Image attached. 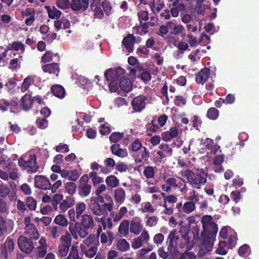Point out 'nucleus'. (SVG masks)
Wrapping results in <instances>:
<instances>
[{
  "label": "nucleus",
  "instance_id": "nucleus-2",
  "mask_svg": "<svg viewBox=\"0 0 259 259\" xmlns=\"http://www.w3.org/2000/svg\"><path fill=\"white\" fill-rule=\"evenodd\" d=\"M36 156L34 154L23 155L18 160V165L22 169L26 170L28 172L33 173L36 172L38 166L36 162Z\"/></svg>",
  "mask_w": 259,
  "mask_h": 259
},
{
  "label": "nucleus",
  "instance_id": "nucleus-10",
  "mask_svg": "<svg viewBox=\"0 0 259 259\" xmlns=\"http://www.w3.org/2000/svg\"><path fill=\"white\" fill-rule=\"evenodd\" d=\"M143 225L139 217L134 218L130 223V230L135 235H139L143 231Z\"/></svg>",
  "mask_w": 259,
  "mask_h": 259
},
{
  "label": "nucleus",
  "instance_id": "nucleus-47",
  "mask_svg": "<svg viewBox=\"0 0 259 259\" xmlns=\"http://www.w3.org/2000/svg\"><path fill=\"white\" fill-rule=\"evenodd\" d=\"M71 240L72 238L70 234L68 232H66L64 235L61 236L60 238V244L59 245L70 247L71 245Z\"/></svg>",
  "mask_w": 259,
  "mask_h": 259
},
{
  "label": "nucleus",
  "instance_id": "nucleus-5",
  "mask_svg": "<svg viewBox=\"0 0 259 259\" xmlns=\"http://www.w3.org/2000/svg\"><path fill=\"white\" fill-rule=\"evenodd\" d=\"M18 245L20 249L26 253H30L34 248V246L30 239L20 236L18 239Z\"/></svg>",
  "mask_w": 259,
  "mask_h": 259
},
{
  "label": "nucleus",
  "instance_id": "nucleus-39",
  "mask_svg": "<svg viewBox=\"0 0 259 259\" xmlns=\"http://www.w3.org/2000/svg\"><path fill=\"white\" fill-rule=\"evenodd\" d=\"M130 222L127 220H124L120 224L118 227V232L122 236L125 237L129 232Z\"/></svg>",
  "mask_w": 259,
  "mask_h": 259
},
{
  "label": "nucleus",
  "instance_id": "nucleus-50",
  "mask_svg": "<svg viewBox=\"0 0 259 259\" xmlns=\"http://www.w3.org/2000/svg\"><path fill=\"white\" fill-rule=\"evenodd\" d=\"M81 250L82 253L85 254L86 257L92 258L97 253L98 246H93L90 248H85V249H81Z\"/></svg>",
  "mask_w": 259,
  "mask_h": 259
},
{
  "label": "nucleus",
  "instance_id": "nucleus-19",
  "mask_svg": "<svg viewBox=\"0 0 259 259\" xmlns=\"http://www.w3.org/2000/svg\"><path fill=\"white\" fill-rule=\"evenodd\" d=\"M17 104L14 101L9 102L6 100L3 99L0 101V109L3 112L10 111V112L15 113Z\"/></svg>",
  "mask_w": 259,
  "mask_h": 259
},
{
  "label": "nucleus",
  "instance_id": "nucleus-35",
  "mask_svg": "<svg viewBox=\"0 0 259 259\" xmlns=\"http://www.w3.org/2000/svg\"><path fill=\"white\" fill-rule=\"evenodd\" d=\"M70 26V22L66 19L63 18L54 22V26L57 31L67 29L69 28Z\"/></svg>",
  "mask_w": 259,
  "mask_h": 259
},
{
  "label": "nucleus",
  "instance_id": "nucleus-57",
  "mask_svg": "<svg viewBox=\"0 0 259 259\" xmlns=\"http://www.w3.org/2000/svg\"><path fill=\"white\" fill-rule=\"evenodd\" d=\"M22 60V56H19L18 58L13 59L10 62V65L11 66L10 68L12 69H16L20 68V64Z\"/></svg>",
  "mask_w": 259,
  "mask_h": 259
},
{
  "label": "nucleus",
  "instance_id": "nucleus-43",
  "mask_svg": "<svg viewBox=\"0 0 259 259\" xmlns=\"http://www.w3.org/2000/svg\"><path fill=\"white\" fill-rule=\"evenodd\" d=\"M65 192L68 194L72 196L76 192L77 186L76 184L73 182H67L64 184Z\"/></svg>",
  "mask_w": 259,
  "mask_h": 259
},
{
  "label": "nucleus",
  "instance_id": "nucleus-55",
  "mask_svg": "<svg viewBox=\"0 0 259 259\" xmlns=\"http://www.w3.org/2000/svg\"><path fill=\"white\" fill-rule=\"evenodd\" d=\"M141 206L142 207L141 210L142 212H150L153 213L155 211L154 208L149 202L142 203Z\"/></svg>",
  "mask_w": 259,
  "mask_h": 259
},
{
  "label": "nucleus",
  "instance_id": "nucleus-52",
  "mask_svg": "<svg viewBox=\"0 0 259 259\" xmlns=\"http://www.w3.org/2000/svg\"><path fill=\"white\" fill-rule=\"evenodd\" d=\"M143 174L147 179L154 178L155 177V169L153 166H147L143 170Z\"/></svg>",
  "mask_w": 259,
  "mask_h": 259
},
{
  "label": "nucleus",
  "instance_id": "nucleus-61",
  "mask_svg": "<svg viewBox=\"0 0 259 259\" xmlns=\"http://www.w3.org/2000/svg\"><path fill=\"white\" fill-rule=\"evenodd\" d=\"M106 187L104 184H101L95 190V194L98 197H101L100 202L103 203L104 202V198L101 195L106 190Z\"/></svg>",
  "mask_w": 259,
  "mask_h": 259
},
{
  "label": "nucleus",
  "instance_id": "nucleus-8",
  "mask_svg": "<svg viewBox=\"0 0 259 259\" xmlns=\"http://www.w3.org/2000/svg\"><path fill=\"white\" fill-rule=\"evenodd\" d=\"M34 185L36 188L42 190L50 189L51 187V183L49 179L42 175H37L35 177Z\"/></svg>",
  "mask_w": 259,
  "mask_h": 259
},
{
  "label": "nucleus",
  "instance_id": "nucleus-16",
  "mask_svg": "<svg viewBox=\"0 0 259 259\" xmlns=\"http://www.w3.org/2000/svg\"><path fill=\"white\" fill-rule=\"evenodd\" d=\"M224 160V154H218L214 156L212 162V169L214 172H221L224 170L222 163Z\"/></svg>",
  "mask_w": 259,
  "mask_h": 259
},
{
  "label": "nucleus",
  "instance_id": "nucleus-9",
  "mask_svg": "<svg viewBox=\"0 0 259 259\" xmlns=\"http://www.w3.org/2000/svg\"><path fill=\"white\" fill-rule=\"evenodd\" d=\"M163 180H164V183L161 185L162 190L167 193H170L171 191V188H176L178 186V180L175 177H169L166 178V176L163 177Z\"/></svg>",
  "mask_w": 259,
  "mask_h": 259
},
{
  "label": "nucleus",
  "instance_id": "nucleus-29",
  "mask_svg": "<svg viewBox=\"0 0 259 259\" xmlns=\"http://www.w3.org/2000/svg\"><path fill=\"white\" fill-rule=\"evenodd\" d=\"M99 243L95 240V237L92 235L88 236L80 244V247L81 249L90 248L93 246H98Z\"/></svg>",
  "mask_w": 259,
  "mask_h": 259
},
{
  "label": "nucleus",
  "instance_id": "nucleus-48",
  "mask_svg": "<svg viewBox=\"0 0 259 259\" xmlns=\"http://www.w3.org/2000/svg\"><path fill=\"white\" fill-rule=\"evenodd\" d=\"M117 248L122 251H126L130 248V244L125 239H120L117 241Z\"/></svg>",
  "mask_w": 259,
  "mask_h": 259
},
{
  "label": "nucleus",
  "instance_id": "nucleus-15",
  "mask_svg": "<svg viewBox=\"0 0 259 259\" xmlns=\"http://www.w3.org/2000/svg\"><path fill=\"white\" fill-rule=\"evenodd\" d=\"M185 5L181 0H176L171 5L170 14L172 17L176 18L179 16V12L185 10Z\"/></svg>",
  "mask_w": 259,
  "mask_h": 259
},
{
  "label": "nucleus",
  "instance_id": "nucleus-12",
  "mask_svg": "<svg viewBox=\"0 0 259 259\" xmlns=\"http://www.w3.org/2000/svg\"><path fill=\"white\" fill-rule=\"evenodd\" d=\"M89 5V0H71V9L73 11L78 12L86 10Z\"/></svg>",
  "mask_w": 259,
  "mask_h": 259
},
{
  "label": "nucleus",
  "instance_id": "nucleus-6",
  "mask_svg": "<svg viewBox=\"0 0 259 259\" xmlns=\"http://www.w3.org/2000/svg\"><path fill=\"white\" fill-rule=\"evenodd\" d=\"M88 181V177L87 175H83L80 179L78 194L82 198L88 196L91 193L92 186L87 183Z\"/></svg>",
  "mask_w": 259,
  "mask_h": 259
},
{
  "label": "nucleus",
  "instance_id": "nucleus-54",
  "mask_svg": "<svg viewBox=\"0 0 259 259\" xmlns=\"http://www.w3.org/2000/svg\"><path fill=\"white\" fill-rule=\"evenodd\" d=\"M89 176L92 179L94 186H96L103 182V178L98 176L96 172L92 171L90 172Z\"/></svg>",
  "mask_w": 259,
  "mask_h": 259
},
{
  "label": "nucleus",
  "instance_id": "nucleus-26",
  "mask_svg": "<svg viewBox=\"0 0 259 259\" xmlns=\"http://www.w3.org/2000/svg\"><path fill=\"white\" fill-rule=\"evenodd\" d=\"M14 248V242L10 238H8L4 245L2 247V255L4 258H7L8 253L11 252Z\"/></svg>",
  "mask_w": 259,
  "mask_h": 259
},
{
  "label": "nucleus",
  "instance_id": "nucleus-4",
  "mask_svg": "<svg viewBox=\"0 0 259 259\" xmlns=\"http://www.w3.org/2000/svg\"><path fill=\"white\" fill-rule=\"evenodd\" d=\"M201 222L203 228V231L201 232L202 237L206 233L215 234L217 233L218 226L213 221L211 216L206 215L203 217Z\"/></svg>",
  "mask_w": 259,
  "mask_h": 259
},
{
  "label": "nucleus",
  "instance_id": "nucleus-58",
  "mask_svg": "<svg viewBox=\"0 0 259 259\" xmlns=\"http://www.w3.org/2000/svg\"><path fill=\"white\" fill-rule=\"evenodd\" d=\"M50 236L53 239H56L59 237L61 229L57 226H54L49 228Z\"/></svg>",
  "mask_w": 259,
  "mask_h": 259
},
{
  "label": "nucleus",
  "instance_id": "nucleus-44",
  "mask_svg": "<svg viewBox=\"0 0 259 259\" xmlns=\"http://www.w3.org/2000/svg\"><path fill=\"white\" fill-rule=\"evenodd\" d=\"M35 77V75L29 76L24 79L21 87L22 92L24 93L28 89L29 86L33 83Z\"/></svg>",
  "mask_w": 259,
  "mask_h": 259
},
{
  "label": "nucleus",
  "instance_id": "nucleus-37",
  "mask_svg": "<svg viewBox=\"0 0 259 259\" xmlns=\"http://www.w3.org/2000/svg\"><path fill=\"white\" fill-rule=\"evenodd\" d=\"M105 167H101V171L103 174H108L113 169L115 164V161L111 158H108L104 161Z\"/></svg>",
  "mask_w": 259,
  "mask_h": 259
},
{
  "label": "nucleus",
  "instance_id": "nucleus-59",
  "mask_svg": "<svg viewBox=\"0 0 259 259\" xmlns=\"http://www.w3.org/2000/svg\"><path fill=\"white\" fill-rule=\"evenodd\" d=\"M9 49L13 50L15 51L21 50L22 52L24 51L25 48L24 45L20 42L15 41L12 44L9 45L8 46Z\"/></svg>",
  "mask_w": 259,
  "mask_h": 259
},
{
  "label": "nucleus",
  "instance_id": "nucleus-40",
  "mask_svg": "<svg viewBox=\"0 0 259 259\" xmlns=\"http://www.w3.org/2000/svg\"><path fill=\"white\" fill-rule=\"evenodd\" d=\"M59 60V56L57 54H53L52 52L50 51L46 52L41 57V61L44 63H46L53 61H58Z\"/></svg>",
  "mask_w": 259,
  "mask_h": 259
},
{
  "label": "nucleus",
  "instance_id": "nucleus-20",
  "mask_svg": "<svg viewBox=\"0 0 259 259\" xmlns=\"http://www.w3.org/2000/svg\"><path fill=\"white\" fill-rule=\"evenodd\" d=\"M13 222L10 220L5 221L0 217V235L9 233L13 230Z\"/></svg>",
  "mask_w": 259,
  "mask_h": 259
},
{
  "label": "nucleus",
  "instance_id": "nucleus-62",
  "mask_svg": "<svg viewBox=\"0 0 259 259\" xmlns=\"http://www.w3.org/2000/svg\"><path fill=\"white\" fill-rule=\"evenodd\" d=\"M57 6L62 9L71 8V2L69 0H57Z\"/></svg>",
  "mask_w": 259,
  "mask_h": 259
},
{
  "label": "nucleus",
  "instance_id": "nucleus-11",
  "mask_svg": "<svg viewBox=\"0 0 259 259\" xmlns=\"http://www.w3.org/2000/svg\"><path fill=\"white\" fill-rule=\"evenodd\" d=\"M146 97L144 96H139L134 98L132 102V105L135 112H141L145 108Z\"/></svg>",
  "mask_w": 259,
  "mask_h": 259
},
{
  "label": "nucleus",
  "instance_id": "nucleus-28",
  "mask_svg": "<svg viewBox=\"0 0 259 259\" xmlns=\"http://www.w3.org/2000/svg\"><path fill=\"white\" fill-rule=\"evenodd\" d=\"M42 69L44 72L55 74L58 76L60 68L57 63H50L42 66Z\"/></svg>",
  "mask_w": 259,
  "mask_h": 259
},
{
  "label": "nucleus",
  "instance_id": "nucleus-3",
  "mask_svg": "<svg viewBox=\"0 0 259 259\" xmlns=\"http://www.w3.org/2000/svg\"><path fill=\"white\" fill-rule=\"evenodd\" d=\"M87 205L84 202H77L75 204L74 208L70 209L67 212L69 220L74 223L76 220L79 219L85 211Z\"/></svg>",
  "mask_w": 259,
  "mask_h": 259
},
{
  "label": "nucleus",
  "instance_id": "nucleus-41",
  "mask_svg": "<svg viewBox=\"0 0 259 259\" xmlns=\"http://www.w3.org/2000/svg\"><path fill=\"white\" fill-rule=\"evenodd\" d=\"M51 90L54 96L59 98L62 99L65 96V90L60 85L56 84L53 85L51 88Z\"/></svg>",
  "mask_w": 259,
  "mask_h": 259
},
{
  "label": "nucleus",
  "instance_id": "nucleus-24",
  "mask_svg": "<svg viewBox=\"0 0 259 259\" xmlns=\"http://www.w3.org/2000/svg\"><path fill=\"white\" fill-rule=\"evenodd\" d=\"M79 219L80 224L82 227L90 229L92 228L94 226V218L91 214H84Z\"/></svg>",
  "mask_w": 259,
  "mask_h": 259
},
{
  "label": "nucleus",
  "instance_id": "nucleus-64",
  "mask_svg": "<svg viewBox=\"0 0 259 259\" xmlns=\"http://www.w3.org/2000/svg\"><path fill=\"white\" fill-rule=\"evenodd\" d=\"M106 259H123V257L117 251L110 250L107 253Z\"/></svg>",
  "mask_w": 259,
  "mask_h": 259
},
{
  "label": "nucleus",
  "instance_id": "nucleus-13",
  "mask_svg": "<svg viewBox=\"0 0 259 259\" xmlns=\"http://www.w3.org/2000/svg\"><path fill=\"white\" fill-rule=\"evenodd\" d=\"M23 18H26L25 23L27 26H31L35 21V11L32 8H26L21 13Z\"/></svg>",
  "mask_w": 259,
  "mask_h": 259
},
{
  "label": "nucleus",
  "instance_id": "nucleus-21",
  "mask_svg": "<svg viewBox=\"0 0 259 259\" xmlns=\"http://www.w3.org/2000/svg\"><path fill=\"white\" fill-rule=\"evenodd\" d=\"M170 33L175 35H180L185 31V27L181 24H178L175 20L167 22Z\"/></svg>",
  "mask_w": 259,
  "mask_h": 259
},
{
  "label": "nucleus",
  "instance_id": "nucleus-53",
  "mask_svg": "<svg viewBox=\"0 0 259 259\" xmlns=\"http://www.w3.org/2000/svg\"><path fill=\"white\" fill-rule=\"evenodd\" d=\"M106 199L109 200V202L108 203H104L102 206V207L104 210V213L106 212V213H107V211L111 212H112V210L113 208L114 203L110 196H109L108 198V197L106 196Z\"/></svg>",
  "mask_w": 259,
  "mask_h": 259
},
{
  "label": "nucleus",
  "instance_id": "nucleus-23",
  "mask_svg": "<svg viewBox=\"0 0 259 259\" xmlns=\"http://www.w3.org/2000/svg\"><path fill=\"white\" fill-rule=\"evenodd\" d=\"M209 75V69L207 68L202 69L196 75V81L199 84H203L208 80Z\"/></svg>",
  "mask_w": 259,
  "mask_h": 259
},
{
  "label": "nucleus",
  "instance_id": "nucleus-27",
  "mask_svg": "<svg viewBox=\"0 0 259 259\" xmlns=\"http://www.w3.org/2000/svg\"><path fill=\"white\" fill-rule=\"evenodd\" d=\"M167 120V116L165 114L160 116L157 120L154 119L151 121L153 127H150L151 130L155 132L159 128V127H162L165 124Z\"/></svg>",
  "mask_w": 259,
  "mask_h": 259
},
{
  "label": "nucleus",
  "instance_id": "nucleus-49",
  "mask_svg": "<svg viewBox=\"0 0 259 259\" xmlns=\"http://www.w3.org/2000/svg\"><path fill=\"white\" fill-rule=\"evenodd\" d=\"M105 182L107 186L111 188H115L117 187L119 184L118 179L113 175L108 176L105 180Z\"/></svg>",
  "mask_w": 259,
  "mask_h": 259
},
{
  "label": "nucleus",
  "instance_id": "nucleus-36",
  "mask_svg": "<svg viewBox=\"0 0 259 259\" xmlns=\"http://www.w3.org/2000/svg\"><path fill=\"white\" fill-rule=\"evenodd\" d=\"M112 153L120 157H125L127 156V152L126 149H122L119 147L117 144H113L111 147Z\"/></svg>",
  "mask_w": 259,
  "mask_h": 259
},
{
  "label": "nucleus",
  "instance_id": "nucleus-18",
  "mask_svg": "<svg viewBox=\"0 0 259 259\" xmlns=\"http://www.w3.org/2000/svg\"><path fill=\"white\" fill-rule=\"evenodd\" d=\"M37 255L38 257L42 258L45 256L47 252V239L45 237H41L37 244Z\"/></svg>",
  "mask_w": 259,
  "mask_h": 259
},
{
  "label": "nucleus",
  "instance_id": "nucleus-34",
  "mask_svg": "<svg viewBox=\"0 0 259 259\" xmlns=\"http://www.w3.org/2000/svg\"><path fill=\"white\" fill-rule=\"evenodd\" d=\"M127 212V208L125 206L121 207L118 212L116 211H112L111 213L113 220L114 222H117L120 221Z\"/></svg>",
  "mask_w": 259,
  "mask_h": 259
},
{
  "label": "nucleus",
  "instance_id": "nucleus-30",
  "mask_svg": "<svg viewBox=\"0 0 259 259\" xmlns=\"http://www.w3.org/2000/svg\"><path fill=\"white\" fill-rule=\"evenodd\" d=\"M135 41V37L133 34H128L123 39L122 44L127 51L132 52L133 51Z\"/></svg>",
  "mask_w": 259,
  "mask_h": 259
},
{
  "label": "nucleus",
  "instance_id": "nucleus-1",
  "mask_svg": "<svg viewBox=\"0 0 259 259\" xmlns=\"http://www.w3.org/2000/svg\"><path fill=\"white\" fill-rule=\"evenodd\" d=\"M181 176L177 177L179 180L184 181L186 178L187 183L189 182L192 186L199 188L200 186L204 184L206 182L207 175L203 169H199L196 172H193L188 168H184L180 173Z\"/></svg>",
  "mask_w": 259,
  "mask_h": 259
},
{
  "label": "nucleus",
  "instance_id": "nucleus-60",
  "mask_svg": "<svg viewBox=\"0 0 259 259\" xmlns=\"http://www.w3.org/2000/svg\"><path fill=\"white\" fill-rule=\"evenodd\" d=\"M188 38V44L192 48L196 47L198 45V41L196 36H194L191 33H188L187 35Z\"/></svg>",
  "mask_w": 259,
  "mask_h": 259
},
{
  "label": "nucleus",
  "instance_id": "nucleus-46",
  "mask_svg": "<svg viewBox=\"0 0 259 259\" xmlns=\"http://www.w3.org/2000/svg\"><path fill=\"white\" fill-rule=\"evenodd\" d=\"M22 108L24 111H27L32 107V101L29 95H25L21 99Z\"/></svg>",
  "mask_w": 259,
  "mask_h": 259
},
{
  "label": "nucleus",
  "instance_id": "nucleus-51",
  "mask_svg": "<svg viewBox=\"0 0 259 259\" xmlns=\"http://www.w3.org/2000/svg\"><path fill=\"white\" fill-rule=\"evenodd\" d=\"M49 17L51 19H58L61 15V12L55 7L48 9Z\"/></svg>",
  "mask_w": 259,
  "mask_h": 259
},
{
  "label": "nucleus",
  "instance_id": "nucleus-38",
  "mask_svg": "<svg viewBox=\"0 0 259 259\" xmlns=\"http://www.w3.org/2000/svg\"><path fill=\"white\" fill-rule=\"evenodd\" d=\"M24 233L31 238L36 239L38 238V233L33 225H27L25 227Z\"/></svg>",
  "mask_w": 259,
  "mask_h": 259
},
{
  "label": "nucleus",
  "instance_id": "nucleus-32",
  "mask_svg": "<svg viewBox=\"0 0 259 259\" xmlns=\"http://www.w3.org/2000/svg\"><path fill=\"white\" fill-rule=\"evenodd\" d=\"M114 198L115 201L121 204L125 199V192L122 188H118L114 191Z\"/></svg>",
  "mask_w": 259,
  "mask_h": 259
},
{
  "label": "nucleus",
  "instance_id": "nucleus-33",
  "mask_svg": "<svg viewBox=\"0 0 259 259\" xmlns=\"http://www.w3.org/2000/svg\"><path fill=\"white\" fill-rule=\"evenodd\" d=\"M88 206L93 213L95 215L101 216L104 213V210L102 209V205L98 202L90 203Z\"/></svg>",
  "mask_w": 259,
  "mask_h": 259
},
{
  "label": "nucleus",
  "instance_id": "nucleus-45",
  "mask_svg": "<svg viewBox=\"0 0 259 259\" xmlns=\"http://www.w3.org/2000/svg\"><path fill=\"white\" fill-rule=\"evenodd\" d=\"M101 242L105 244L109 242L110 245L112 244L114 239V234L111 231H107L101 234Z\"/></svg>",
  "mask_w": 259,
  "mask_h": 259
},
{
  "label": "nucleus",
  "instance_id": "nucleus-22",
  "mask_svg": "<svg viewBox=\"0 0 259 259\" xmlns=\"http://www.w3.org/2000/svg\"><path fill=\"white\" fill-rule=\"evenodd\" d=\"M178 134V128L177 127H172L168 131L161 134V138L164 142H168L172 139L177 137Z\"/></svg>",
  "mask_w": 259,
  "mask_h": 259
},
{
  "label": "nucleus",
  "instance_id": "nucleus-31",
  "mask_svg": "<svg viewBox=\"0 0 259 259\" xmlns=\"http://www.w3.org/2000/svg\"><path fill=\"white\" fill-rule=\"evenodd\" d=\"M119 86L122 91L126 93L130 92L132 89L131 80L124 76L120 77Z\"/></svg>",
  "mask_w": 259,
  "mask_h": 259
},
{
  "label": "nucleus",
  "instance_id": "nucleus-7",
  "mask_svg": "<svg viewBox=\"0 0 259 259\" xmlns=\"http://www.w3.org/2000/svg\"><path fill=\"white\" fill-rule=\"evenodd\" d=\"M179 234L176 230H172L168 235V240L169 244L168 246L167 249L169 253L173 255L176 254L177 253V240L179 239Z\"/></svg>",
  "mask_w": 259,
  "mask_h": 259
},
{
  "label": "nucleus",
  "instance_id": "nucleus-63",
  "mask_svg": "<svg viewBox=\"0 0 259 259\" xmlns=\"http://www.w3.org/2000/svg\"><path fill=\"white\" fill-rule=\"evenodd\" d=\"M138 237L143 244L147 243L150 238L148 232L146 230H143L141 235Z\"/></svg>",
  "mask_w": 259,
  "mask_h": 259
},
{
  "label": "nucleus",
  "instance_id": "nucleus-14",
  "mask_svg": "<svg viewBox=\"0 0 259 259\" xmlns=\"http://www.w3.org/2000/svg\"><path fill=\"white\" fill-rule=\"evenodd\" d=\"M125 73V70L120 68H117L115 70L110 69L105 73V76L107 80H118V78Z\"/></svg>",
  "mask_w": 259,
  "mask_h": 259
},
{
  "label": "nucleus",
  "instance_id": "nucleus-42",
  "mask_svg": "<svg viewBox=\"0 0 259 259\" xmlns=\"http://www.w3.org/2000/svg\"><path fill=\"white\" fill-rule=\"evenodd\" d=\"M54 222L57 225L66 227L69 223L66 216L62 214H58L54 219Z\"/></svg>",
  "mask_w": 259,
  "mask_h": 259
},
{
  "label": "nucleus",
  "instance_id": "nucleus-56",
  "mask_svg": "<svg viewBox=\"0 0 259 259\" xmlns=\"http://www.w3.org/2000/svg\"><path fill=\"white\" fill-rule=\"evenodd\" d=\"M226 246L227 244L226 241H220L218 244V246L215 250L216 253L221 255L226 254L227 253V250L226 249Z\"/></svg>",
  "mask_w": 259,
  "mask_h": 259
},
{
  "label": "nucleus",
  "instance_id": "nucleus-25",
  "mask_svg": "<svg viewBox=\"0 0 259 259\" xmlns=\"http://www.w3.org/2000/svg\"><path fill=\"white\" fill-rule=\"evenodd\" d=\"M75 204V199L71 196H67L59 204L60 210L61 212H65L67 210Z\"/></svg>",
  "mask_w": 259,
  "mask_h": 259
},
{
  "label": "nucleus",
  "instance_id": "nucleus-17",
  "mask_svg": "<svg viewBox=\"0 0 259 259\" xmlns=\"http://www.w3.org/2000/svg\"><path fill=\"white\" fill-rule=\"evenodd\" d=\"M178 211L182 213L189 214L195 209V204L194 202L187 201L183 205L182 203H178L176 206Z\"/></svg>",
  "mask_w": 259,
  "mask_h": 259
}]
</instances>
